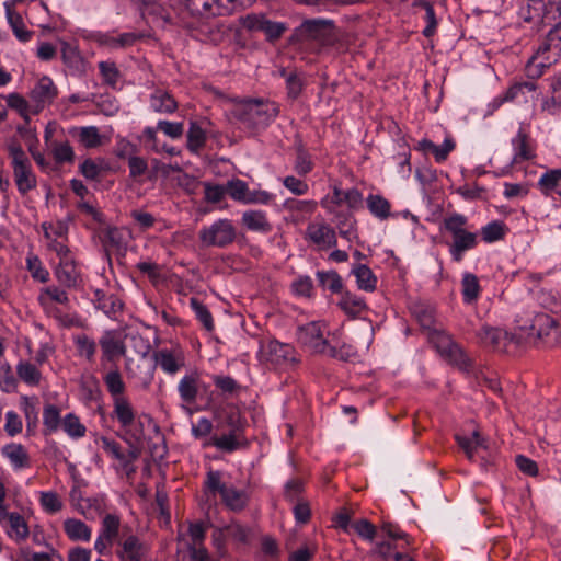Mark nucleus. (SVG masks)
<instances>
[{"label":"nucleus","instance_id":"nucleus-1","mask_svg":"<svg viewBox=\"0 0 561 561\" xmlns=\"http://www.w3.org/2000/svg\"><path fill=\"white\" fill-rule=\"evenodd\" d=\"M519 333L515 334V344L524 340H541L547 346L553 347L561 343V328L548 313L523 309L515 318Z\"/></svg>","mask_w":561,"mask_h":561},{"label":"nucleus","instance_id":"nucleus-2","mask_svg":"<svg viewBox=\"0 0 561 561\" xmlns=\"http://www.w3.org/2000/svg\"><path fill=\"white\" fill-rule=\"evenodd\" d=\"M468 218L459 213H453L443 218L439 231L448 236L445 240L451 260L456 263L462 261L466 252L473 250L479 241L478 233L467 230Z\"/></svg>","mask_w":561,"mask_h":561},{"label":"nucleus","instance_id":"nucleus-3","mask_svg":"<svg viewBox=\"0 0 561 561\" xmlns=\"http://www.w3.org/2000/svg\"><path fill=\"white\" fill-rule=\"evenodd\" d=\"M561 56V21L557 23L526 64L528 78L538 79Z\"/></svg>","mask_w":561,"mask_h":561},{"label":"nucleus","instance_id":"nucleus-4","mask_svg":"<svg viewBox=\"0 0 561 561\" xmlns=\"http://www.w3.org/2000/svg\"><path fill=\"white\" fill-rule=\"evenodd\" d=\"M205 495L208 497L219 495L222 502L231 510H241L247 503L245 493L230 485L225 476L218 471H209L207 473Z\"/></svg>","mask_w":561,"mask_h":561},{"label":"nucleus","instance_id":"nucleus-5","mask_svg":"<svg viewBox=\"0 0 561 561\" xmlns=\"http://www.w3.org/2000/svg\"><path fill=\"white\" fill-rule=\"evenodd\" d=\"M205 528L201 523L190 524L179 534V553L192 561H209L208 553L203 547Z\"/></svg>","mask_w":561,"mask_h":561},{"label":"nucleus","instance_id":"nucleus-6","mask_svg":"<svg viewBox=\"0 0 561 561\" xmlns=\"http://www.w3.org/2000/svg\"><path fill=\"white\" fill-rule=\"evenodd\" d=\"M438 353L461 370H469L471 360L450 335L437 332L432 336Z\"/></svg>","mask_w":561,"mask_h":561},{"label":"nucleus","instance_id":"nucleus-7","mask_svg":"<svg viewBox=\"0 0 561 561\" xmlns=\"http://www.w3.org/2000/svg\"><path fill=\"white\" fill-rule=\"evenodd\" d=\"M227 194L241 204L268 205L274 199L267 191H251L245 182L240 179H233L227 183Z\"/></svg>","mask_w":561,"mask_h":561},{"label":"nucleus","instance_id":"nucleus-8","mask_svg":"<svg viewBox=\"0 0 561 561\" xmlns=\"http://www.w3.org/2000/svg\"><path fill=\"white\" fill-rule=\"evenodd\" d=\"M199 237L206 245L225 247L234 240L236 231L229 220L222 219L202 229Z\"/></svg>","mask_w":561,"mask_h":561},{"label":"nucleus","instance_id":"nucleus-9","mask_svg":"<svg viewBox=\"0 0 561 561\" xmlns=\"http://www.w3.org/2000/svg\"><path fill=\"white\" fill-rule=\"evenodd\" d=\"M551 12L557 13L554 9L550 8V2L546 5L543 0H527V3L520 7L518 15L523 21L528 23L533 22L539 27L550 24L551 20L549 14ZM558 14L560 15L561 12H558Z\"/></svg>","mask_w":561,"mask_h":561},{"label":"nucleus","instance_id":"nucleus-10","mask_svg":"<svg viewBox=\"0 0 561 561\" xmlns=\"http://www.w3.org/2000/svg\"><path fill=\"white\" fill-rule=\"evenodd\" d=\"M154 362L165 374L175 375L185 365V355L181 347L161 348L154 353Z\"/></svg>","mask_w":561,"mask_h":561},{"label":"nucleus","instance_id":"nucleus-11","mask_svg":"<svg viewBox=\"0 0 561 561\" xmlns=\"http://www.w3.org/2000/svg\"><path fill=\"white\" fill-rule=\"evenodd\" d=\"M260 358L262 362L273 366H279L293 358V348L288 344L277 341H267L261 344Z\"/></svg>","mask_w":561,"mask_h":561},{"label":"nucleus","instance_id":"nucleus-12","mask_svg":"<svg viewBox=\"0 0 561 561\" xmlns=\"http://www.w3.org/2000/svg\"><path fill=\"white\" fill-rule=\"evenodd\" d=\"M50 250L55 251L59 256V264L56 270L58 279L67 285L75 284L78 273L67 245L62 242L51 243Z\"/></svg>","mask_w":561,"mask_h":561},{"label":"nucleus","instance_id":"nucleus-13","mask_svg":"<svg viewBox=\"0 0 561 561\" xmlns=\"http://www.w3.org/2000/svg\"><path fill=\"white\" fill-rule=\"evenodd\" d=\"M243 107L245 115L244 119L257 125L267 123L278 113L276 104L272 102L251 100L247 101L243 104Z\"/></svg>","mask_w":561,"mask_h":561},{"label":"nucleus","instance_id":"nucleus-14","mask_svg":"<svg viewBox=\"0 0 561 561\" xmlns=\"http://www.w3.org/2000/svg\"><path fill=\"white\" fill-rule=\"evenodd\" d=\"M0 523H4L5 533L15 542H22L30 536V528L24 516L16 512L1 513Z\"/></svg>","mask_w":561,"mask_h":561},{"label":"nucleus","instance_id":"nucleus-15","mask_svg":"<svg viewBox=\"0 0 561 561\" xmlns=\"http://www.w3.org/2000/svg\"><path fill=\"white\" fill-rule=\"evenodd\" d=\"M242 26L249 31H261L270 39L278 38L285 31V25L272 22L261 14H249L241 20Z\"/></svg>","mask_w":561,"mask_h":561},{"label":"nucleus","instance_id":"nucleus-16","mask_svg":"<svg viewBox=\"0 0 561 561\" xmlns=\"http://www.w3.org/2000/svg\"><path fill=\"white\" fill-rule=\"evenodd\" d=\"M57 96V88L48 77L41 78L30 93L35 112L41 113Z\"/></svg>","mask_w":561,"mask_h":561},{"label":"nucleus","instance_id":"nucleus-17","mask_svg":"<svg viewBox=\"0 0 561 561\" xmlns=\"http://www.w3.org/2000/svg\"><path fill=\"white\" fill-rule=\"evenodd\" d=\"M325 325L320 322H310L299 329V340L314 352H324L327 340Z\"/></svg>","mask_w":561,"mask_h":561},{"label":"nucleus","instance_id":"nucleus-18","mask_svg":"<svg viewBox=\"0 0 561 561\" xmlns=\"http://www.w3.org/2000/svg\"><path fill=\"white\" fill-rule=\"evenodd\" d=\"M205 390L206 386L197 373L186 374L178 383L180 398L185 404H193L198 393Z\"/></svg>","mask_w":561,"mask_h":561},{"label":"nucleus","instance_id":"nucleus-19","mask_svg":"<svg viewBox=\"0 0 561 561\" xmlns=\"http://www.w3.org/2000/svg\"><path fill=\"white\" fill-rule=\"evenodd\" d=\"M477 337L482 345L493 348H499L503 341L508 340L512 343L515 341V334L486 324L477 332Z\"/></svg>","mask_w":561,"mask_h":561},{"label":"nucleus","instance_id":"nucleus-20","mask_svg":"<svg viewBox=\"0 0 561 561\" xmlns=\"http://www.w3.org/2000/svg\"><path fill=\"white\" fill-rule=\"evenodd\" d=\"M62 528L71 541L88 542L92 537L91 527L78 518H66L62 523Z\"/></svg>","mask_w":561,"mask_h":561},{"label":"nucleus","instance_id":"nucleus-21","mask_svg":"<svg viewBox=\"0 0 561 561\" xmlns=\"http://www.w3.org/2000/svg\"><path fill=\"white\" fill-rule=\"evenodd\" d=\"M61 59L66 66L75 71L82 72L85 69V61L75 43L60 41Z\"/></svg>","mask_w":561,"mask_h":561},{"label":"nucleus","instance_id":"nucleus-22","mask_svg":"<svg viewBox=\"0 0 561 561\" xmlns=\"http://www.w3.org/2000/svg\"><path fill=\"white\" fill-rule=\"evenodd\" d=\"M307 234L319 249L331 247L335 240L333 230L322 222L311 224L308 227Z\"/></svg>","mask_w":561,"mask_h":561},{"label":"nucleus","instance_id":"nucleus-23","mask_svg":"<svg viewBox=\"0 0 561 561\" xmlns=\"http://www.w3.org/2000/svg\"><path fill=\"white\" fill-rule=\"evenodd\" d=\"M70 186L73 193L81 198V201L78 203V208L80 209V211L91 217L94 221L101 222L102 214L100 213V210L89 201H84V197L89 193L87 186L81 181L76 179L70 182Z\"/></svg>","mask_w":561,"mask_h":561},{"label":"nucleus","instance_id":"nucleus-24","mask_svg":"<svg viewBox=\"0 0 561 561\" xmlns=\"http://www.w3.org/2000/svg\"><path fill=\"white\" fill-rule=\"evenodd\" d=\"M2 456L8 459L15 470L26 468L30 465V457L23 445L11 443L2 447Z\"/></svg>","mask_w":561,"mask_h":561},{"label":"nucleus","instance_id":"nucleus-25","mask_svg":"<svg viewBox=\"0 0 561 561\" xmlns=\"http://www.w3.org/2000/svg\"><path fill=\"white\" fill-rule=\"evenodd\" d=\"M241 224L249 230L259 233H268L272 226L262 210L250 209L242 214Z\"/></svg>","mask_w":561,"mask_h":561},{"label":"nucleus","instance_id":"nucleus-26","mask_svg":"<svg viewBox=\"0 0 561 561\" xmlns=\"http://www.w3.org/2000/svg\"><path fill=\"white\" fill-rule=\"evenodd\" d=\"M512 146L514 149L513 162L518 163L535 158L530 138L523 129H519L512 139Z\"/></svg>","mask_w":561,"mask_h":561},{"label":"nucleus","instance_id":"nucleus-27","mask_svg":"<svg viewBox=\"0 0 561 561\" xmlns=\"http://www.w3.org/2000/svg\"><path fill=\"white\" fill-rule=\"evenodd\" d=\"M374 339L373 323L364 318L353 317V341L368 348Z\"/></svg>","mask_w":561,"mask_h":561},{"label":"nucleus","instance_id":"nucleus-28","mask_svg":"<svg viewBox=\"0 0 561 561\" xmlns=\"http://www.w3.org/2000/svg\"><path fill=\"white\" fill-rule=\"evenodd\" d=\"M5 9V18L7 21L12 28L16 38L21 42H28L32 36V32H30L24 24V21L19 12L15 9H12L11 3H3Z\"/></svg>","mask_w":561,"mask_h":561},{"label":"nucleus","instance_id":"nucleus-29","mask_svg":"<svg viewBox=\"0 0 561 561\" xmlns=\"http://www.w3.org/2000/svg\"><path fill=\"white\" fill-rule=\"evenodd\" d=\"M353 275L356 278L357 287L362 290L373 293L377 287V276L366 264H353Z\"/></svg>","mask_w":561,"mask_h":561},{"label":"nucleus","instance_id":"nucleus-30","mask_svg":"<svg viewBox=\"0 0 561 561\" xmlns=\"http://www.w3.org/2000/svg\"><path fill=\"white\" fill-rule=\"evenodd\" d=\"M147 552V547L138 538L129 536L122 545L118 556L123 561H140Z\"/></svg>","mask_w":561,"mask_h":561},{"label":"nucleus","instance_id":"nucleus-31","mask_svg":"<svg viewBox=\"0 0 561 561\" xmlns=\"http://www.w3.org/2000/svg\"><path fill=\"white\" fill-rule=\"evenodd\" d=\"M324 206L337 216L351 210V197L348 192L334 188L333 193L324 199Z\"/></svg>","mask_w":561,"mask_h":561},{"label":"nucleus","instance_id":"nucleus-32","mask_svg":"<svg viewBox=\"0 0 561 561\" xmlns=\"http://www.w3.org/2000/svg\"><path fill=\"white\" fill-rule=\"evenodd\" d=\"M550 93V98L543 100L541 110L550 115H558L561 113V75L551 79Z\"/></svg>","mask_w":561,"mask_h":561},{"label":"nucleus","instance_id":"nucleus-33","mask_svg":"<svg viewBox=\"0 0 561 561\" xmlns=\"http://www.w3.org/2000/svg\"><path fill=\"white\" fill-rule=\"evenodd\" d=\"M538 188L545 196H551L553 193L559 195L561 191V169H550L546 171L537 183Z\"/></svg>","mask_w":561,"mask_h":561},{"label":"nucleus","instance_id":"nucleus-34","mask_svg":"<svg viewBox=\"0 0 561 561\" xmlns=\"http://www.w3.org/2000/svg\"><path fill=\"white\" fill-rule=\"evenodd\" d=\"M7 104L10 108L16 111L20 116L26 122L30 121L32 115H37L38 112H35V105L32 100L27 101L19 93H10L5 96Z\"/></svg>","mask_w":561,"mask_h":561},{"label":"nucleus","instance_id":"nucleus-35","mask_svg":"<svg viewBox=\"0 0 561 561\" xmlns=\"http://www.w3.org/2000/svg\"><path fill=\"white\" fill-rule=\"evenodd\" d=\"M331 27V22L323 19H312L305 21L299 26V34L305 38H320L327 34Z\"/></svg>","mask_w":561,"mask_h":561},{"label":"nucleus","instance_id":"nucleus-36","mask_svg":"<svg viewBox=\"0 0 561 561\" xmlns=\"http://www.w3.org/2000/svg\"><path fill=\"white\" fill-rule=\"evenodd\" d=\"M455 439L470 461H474V457L479 448H486L484 439L478 431H473L471 437L457 434L455 435Z\"/></svg>","mask_w":561,"mask_h":561},{"label":"nucleus","instance_id":"nucleus-37","mask_svg":"<svg viewBox=\"0 0 561 561\" xmlns=\"http://www.w3.org/2000/svg\"><path fill=\"white\" fill-rule=\"evenodd\" d=\"M366 204L370 214L376 218L386 220L390 217L391 204L382 195L369 194Z\"/></svg>","mask_w":561,"mask_h":561},{"label":"nucleus","instance_id":"nucleus-38","mask_svg":"<svg viewBox=\"0 0 561 561\" xmlns=\"http://www.w3.org/2000/svg\"><path fill=\"white\" fill-rule=\"evenodd\" d=\"M481 287L478 277L472 273H465L461 279V293L463 302L471 305L479 298Z\"/></svg>","mask_w":561,"mask_h":561},{"label":"nucleus","instance_id":"nucleus-39","mask_svg":"<svg viewBox=\"0 0 561 561\" xmlns=\"http://www.w3.org/2000/svg\"><path fill=\"white\" fill-rule=\"evenodd\" d=\"M113 407L122 427L129 430L135 422V413L129 401L126 398H117L113 401Z\"/></svg>","mask_w":561,"mask_h":561},{"label":"nucleus","instance_id":"nucleus-40","mask_svg":"<svg viewBox=\"0 0 561 561\" xmlns=\"http://www.w3.org/2000/svg\"><path fill=\"white\" fill-rule=\"evenodd\" d=\"M61 412L55 404H46L43 410L44 434L51 435L56 433L61 425Z\"/></svg>","mask_w":561,"mask_h":561},{"label":"nucleus","instance_id":"nucleus-41","mask_svg":"<svg viewBox=\"0 0 561 561\" xmlns=\"http://www.w3.org/2000/svg\"><path fill=\"white\" fill-rule=\"evenodd\" d=\"M19 378L31 387L38 386L42 381L39 369L32 363L22 360L16 365Z\"/></svg>","mask_w":561,"mask_h":561},{"label":"nucleus","instance_id":"nucleus-42","mask_svg":"<svg viewBox=\"0 0 561 561\" xmlns=\"http://www.w3.org/2000/svg\"><path fill=\"white\" fill-rule=\"evenodd\" d=\"M77 136L80 144L87 148L99 147L106 140V137L100 134L98 127L95 126L80 127L77 130Z\"/></svg>","mask_w":561,"mask_h":561},{"label":"nucleus","instance_id":"nucleus-43","mask_svg":"<svg viewBox=\"0 0 561 561\" xmlns=\"http://www.w3.org/2000/svg\"><path fill=\"white\" fill-rule=\"evenodd\" d=\"M150 106L154 112L158 113H172L176 108V102L165 91L157 90L150 100Z\"/></svg>","mask_w":561,"mask_h":561},{"label":"nucleus","instance_id":"nucleus-44","mask_svg":"<svg viewBox=\"0 0 561 561\" xmlns=\"http://www.w3.org/2000/svg\"><path fill=\"white\" fill-rule=\"evenodd\" d=\"M38 501L43 511L49 515L59 513L64 507L61 497L54 491H39Z\"/></svg>","mask_w":561,"mask_h":561},{"label":"nucleus","instance_id":"nucleus-45","mask_svg":"<svg viewBox=\"0 0 561 561\" xmlns=\"http://www.w3.org/2000/svg\"><path fill=\"white\" fill-rule=\"evenodd\" d=\"M44 236L47 242V247L50 249V244H56L57 242H62L65 244L66 234H67V226L61 222H49L43 224Z\"/></svg>","mask_w":561,"mask_h":561},{"label":"nucleus","instance_id":"nucleus-46","mask_svg":"<svg viewBox=\"0 0 561 561\" xmlns=\"http://www.w3.org/2000/svg\"><path fill=\"white\" fill-rule=\"evenodd\" d=\"M60 427L64 432L73 439H79L85 435L87 428L80 422V419L73 414L68 413L62 417Z\"/></svg>","mask_w":561,"mask_h":561},{"label":"nucleus","instance_id":"nucleus-47","mask_svg":"<svg viewBox=\"0 0 561 561\" xmlns=\"http://www.w3.org/2000/svg\"><path fill=\"white\" fill-rule=\"evenodd\" d=\"M104 382L111 396L113 397V401L117 398H125V382L123 381L122 375L118 370H111L105 374Z\"/></svg>","mask_w":561,"mask_h":561},{"label":"nucleus","instance_id":"nucleus-48","mask_svg":"<svg viewBox=\"0 0 561 561\" xmlns=\"http://www.w3.org/2000/svg\"><path fill=\"white\" fill-rule=\"evenodd\" d=\"M101 347L103 353L108 358H114L124 354V345L122 342L111 333H106L101 340Z\"/></svg>","mask_w":561,"mask_h":561},{"label":"nucleus","instance_id":"nucleus-49","mask_svg":"<svg viewBox=\"0 0 561 561\" xmlns=\"http://www.w3.org/2000/svg\"><path fill=\"white\" fill-rule=\"evenodd\" d=\"M416 5L423 8L425 11L424 20L426 21V26L422 33L425 37H431L435 34L437 27V20L434 7L431 2L426 0L419 1Z\"/></svg>","mask_w":561,"mask_h":561},{"label":"nucleus","instance_id":"nucleus-50","mask_svg":"<svg viewBox=\"0 0 561 561\" xmlns=\"http://www.w3.org/2000/svg\"><path fill=\"white\" fill-rule=\"evenodd\" d=\"M504 234L505 225L500 220L491 221L481 229L482 239L489 243L501 240Z\"/></svg>","mask_w":561,"mask_h":561},{"label":"nucleus","instance_id":"nucleus-51","mask_svg":"<svg viewBox=\"0 0 561 561\" xmlns=\"http://www.w3.org/2000/svg\"><path fill=\"white\" fill-rule=\"evenodd\" d=\"M135 41V36L129 33H125L118 36L114 35H99L98 42L110 48L125 47L130 45Z\"/></svg>","mask_w":561,"mask_h":561},{"label":"nucleus","instance_id":"nucleus-52","mask_svg":"<svg viewBox=\"0 0 561 561\" xmlns=\"http://www.w3.org/2000/svg\"><path fill=\"white\" fill-rule=\"evenodd\" d=\"M205 130L197 124L191 123L187 131V147L191 151L199 150L205 142Z\"/></svg>","mask_w":561,"mask_h":561},{"label":"nucleus","instance_id":"nucleus-53","mask_svg":"<svg viewBox=\"0 0 561 561\" xmlns=\"http://www.w3.org/2000/svg\"><path fill=\"white\" fill-rule=\"evenodd\" d=\"M15 182L21 192H27L35 185V178L30 170V164L14 170Z\"/></svg>","mask_w":561,"mask_h":561},{"label":"nucleus","instance_id":"nucleus-54","mask_svg":"<svg viewBox=\"0 0 561 561\" xmlns=\"http://www.w3.org/2000/svg\"><path fill=\"white\" fill-rule=\"evenodd\" d=\"M216 0H186V8L193 15L215 14Z\"/></svg>","mask_w":561,"mask_h":561},{"label":"nucleus","instance_id":"nucleus-55","mask_svg":"<svg viewBox=\"0 0 561 561\" xmlns=\"http://www.w3.org/2000/svg\"><path fill=\"white\" fill-rule=\"evenodd\" d=\"M318 278L324 289L333 294H339L342 290V279L335 272H319Z\"/></svg>","mask_w":561,"mask_h":561},{"label":"nucleus","instance_id":"nucleus-56","mask_svg":"<svg viewBox=\"0 0 561 561\" xmlns=\"http://www.w3.org/2000/svg\"><path fill=\"white\" fill-rule=\"evenodd\" d=\"M119 519L114 515H106L102 522V528L99 535L114 542L118 536Z\"/></svg>","mask_w":561,"mask_h":561},{"label":"nucleus","instance_id":"nucleus-57","mask_svg":"<svg viewBox=\"0 0 561 561\" xmlns=\"http://www.w3.org/2000/svg\"><path fill=\"white\" fill-rule=\"evenodd\" d=\"M26 265L27 270L30 271L33 278L45 283L48 280L49 273L48 271L42 265V262L35 255H28L26 259Z\"/></svg>","mask_w":561,"mask_h":561},{"label":"nucleus","instance_id":"nucleus-58","mask_svg":"<svg viewBox=\"0 0 561 561\" xmlns=\"http://www.w3.org/2000/svg\"><path fill=\"white\" fill-rule=\"evenodd\" d=\"M16 379L9 364L0 365V389L10 393L16 389Z\"/></svg>","mask_w":561,"mask_h":561},{"label":"nucleus","instance_id":"nucleus-59","mask_svg":"<svg viewBox=\"0 0 561 561\" xmlns=\"http://www.w3.org/2000/svg\"><path fill=\"white\" fill-rule=\"evenodd\" d=\"M38 299L43 306H47L50 301H56L58 304H66L68 301L66 293L57 287L45 288L41 293Z\"/></svg>","mask_w":561,"mask_h":561},{"label":"nucleus","instance_id":"nucleus-60","mask_svg":"<svg viewBox=\"0 0 561 561\" xmlns=\"http://www.w3.org/2000/svg\"><path fill=\"white\" fill-rule=\"evenodd\" d=\"M191 307L194 310L197 319L204 325V328L207 331H211L214 329V322H213V317H211L210 312L208 311V309L203 304L197 301L196 299L191 300Z\"/></svg>","mask_w":561,"mask_h":561},{"label":"nucleus","instance_id":"nucleus-61","mask_svg":"<svg viewBox=\"0 0 561 561\" xmlns=\"http://www.w3.org/2000/svg\"><path fill=\"white\" fill-rule=\"evenodd\" d=\"M353 530H355L360 538L368 541H373L377 534L376 527L365 518L353 520Z\"/></svg>","mask_w":561,"mask_h":561},{"label":"nucleus","instance_id":"nucleus-62","mask_svg":"<svg viewBox=\"0 0 561 561\" xmlns=\"http://www.w3.org/2000/svg\"><path fill=\"white\" fill-rule=\"evenodd\" d=\"M99 68H100V72L102 75L103 80L107 84L115 87L118 83L119 72L114 62L101 61L99 64Z\"/></svg>","mask_w":561,"mask_h":561},{"label":"nucleus","instance_id":"nucleus-63","mask_svg":"<svg viewBox=\"0 0 561 561\" xmlns=\"http://www.w3.org/2000/svg\"><path fill=\"white\" fill-rule=\"evenodd\" d=\"M23 428V423L21 417L14 411H8L5 413V424L4 430L7 434L11 437L20 434Z\"/></svg>","mask_w":561,"mask_h":561},{"label":"nucleus","instance_id":"nucleus-64","mask_svg":"<svg viewBox=\"0 0 561 561\" xmlns=\"http://www.w3.org/2000/svg\"><path fill=\"white\" fill-rule=\"evenodd\" d=\"M515 463L520 472L529 477H536L538 474L537 462L524 455H517Z\"/></svg>","mask_w":561,"mask_h":561}]
</instances>
